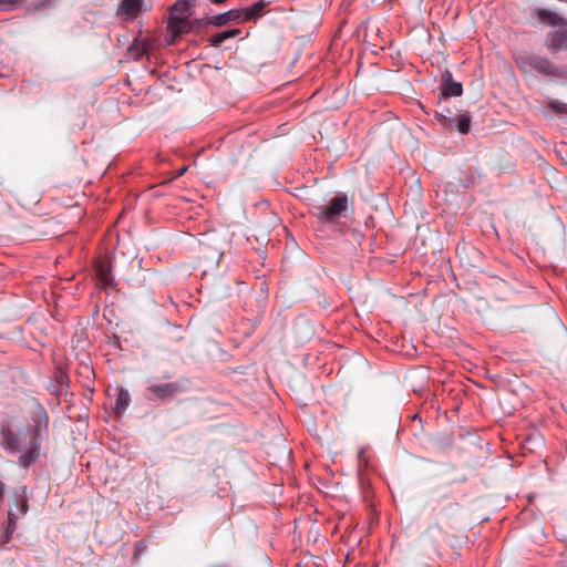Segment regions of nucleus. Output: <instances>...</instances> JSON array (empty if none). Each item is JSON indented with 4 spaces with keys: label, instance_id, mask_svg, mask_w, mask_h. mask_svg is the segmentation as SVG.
Returning <instances> with one entry per match:
<instances>
[{
    "label": "nucleus",
    "instance_id": "obj_18",
    "mask_svg": "<svg viewBox=\"0 0 567 567\" xmlns=\"http://www.w3.org/2000/svg\"><path fill=\"white\" fill-rule=\"evenodd\" d=\"M440 533H442L440 525L432 524L425 529L424 536L427 537L432 544H436L437 542L435 538V534H440Z\"/></svg>",
    "mask_w": 567,
    "mask_h": 567
},
{
    "label": "nucleus",
    "instance_id": "obj_2",
    "mask_svg": "<svg viewBox=\"0 0 567 567\" xmlns=\"http://www.w3.org/2000/svg\"><path fill=\"white\" fill-rule=\"evenodd\" d=\"M354 212L353 197L338 193L321 205V224L333 231L344 233Z\"/></svg>",
    "mask_w": 567,
    "mask_h": 567
},
{
    "label": "nucleus",
    "instance_id": "obj_23",
    "mask_svg": "<svg viewBox=\"0 0 567 567\" xmlns=\"http://www.w3.org/2000/svg\"><path fill=\"white\" fill-rule=\"evenodd\" d=\"M331 147L333 150L334 157H338L343 152V150H344L342 140L333 141Z\"/></svg>",
    "mask_w": 567,
    "mask_h": 567
},
{
    "label": "nucleus",
    "instance_id": "obj_8",
    "mask_svg": "<svg viewBox=\"0 0 567 567\" xmlns=\"http://www.w3.org/2000/svg\"><path fill=\"white\" fill-rule=\"evenodd\" d=\"M442 82V94L446 97L450 96H461L463 93V87L460 82L453 80L452 74L449 71H445L441 78Z\"/></svg>",
    "mask_w": 567,
    "mask_h": 567
},
{
    "label": "nucleus",
    "instance_id": "obj_22",
    "mask_svg": "<svg viewBox=\"0 0 567 567\" xmlns=\"http://www.w3.org/2000/svg\"><path fill=\"white\" fill-rule=\"evenodd\" d=\"M458 509H460V505H458V503H451V504H449V505L443 509V512L446 514V516H447L449 518H453V517L456 515V513L458 512Z\"/></svg>",
    "mask_w": 567,
    "mask_h": 567
},
{
    "label": "nucleus",
    "instance_id": "obj_11",
    "mask_svg": "<svg viewBox=\"0 0 567 567\" xmlns=\"http://www.w3.org/2000/svg\"><path fill=\"white\" fill-rule=\"evenodd\" d=\"M265 8L266 2L261 0L248 8L240 9L243 11V22L257 20L262 16Z\"/></svg>",
    "mask_w": 567,
    "mask_h": 567
},
{
    "label": "nucleus",
    "instance_id": "obj_12",
    "mask_svg": "<svg viewBox=\"0 0 567 567\" xmlns=\"http://www.w3.org/2000/svg\"><path fill=\"white\" fill-rule=\"evenodd\" d=\"M27 491L28 488L25 485H22L14 491V505L21 514H25L29 509Z\"/></svg>",
    "mask_w": 567,
    "mask_h": 567
},
{
    "label": "nucleus",
    "instance_id": "obj_4",
    "mask_svg": "<svg viewBox=\"0 0 567 567\" xmlns=\"http://www.w3.org/2000/svg\"><path fill=\"white\" fill-rule=\"evenodd\" d=\"M539 18L547 21L550 25L560 27L557 30L549 31L545 38V47L551 53L567 51V20L555 12L540 10Z\"/></svg>",
    "mask_w": 567,
    "mask_h": 567
},
{
    "label": "nucleus",
    "instance_id": "obj_17",
    "mask_svg": "<svg viewBox=\"0 0 567 567\" xmlns=\"http://www.w3.org/2000/svg\"><path fill=\"white\" fill-rule=\"evenodd\" d=\"M18 516L12 512L9 511L8 513V526L6 528V540L10 539L17 525Z\"/></svg>",
    "mask_w": 567,
    "mask_h": 567
},
{
    "label": "nucleus",
    "instance_id": "obj_6",
    "mask_svg": "<svg viewBox=\"0 0 567 567\" xmlns=\"http://www.w3.org/2000/svg\"><path fill=\"white\" fill-rule=\"evenodd\" d=\"M147 390L158 400L172 399L184 391L178 382L152 384Z\"/></svg>",
    "mask_w": 567,
    "mask_h": 567
},
{
    "label": "nucleus",
    "instance_id": "obj_19",
    "mask_svg": "<svg viewBox=\"0 0 567 567\" xmlns=\"http://www.w3.org/2000/svg\"><path fill=\"white\" fill-rule=\"evenodd\" d=\"M79 374L84 375L86 378V381L83 383V386L86 388L87 390H90L91 392H93L92 381H91V377L94 374L93 370L90 367L84 365L82 368V371L79 372Z\"/></svg>",
    "mask_w": 567,
    "mask_h": 567
},
{
    "label": "nucleus",
    "instance_id": "obj_28",
    "mask_svg": "<svg viewBox=\"0 0 567 567\" xmlns=\"http://www.w3.org/2000/svg\"><path fill=\"white\" fill-rule=\"evenodd\" d=\"M4 492V484L2 482H0V497L2 496Z\"/></svg>",
    "mask_w": 567,
    "mask_h": 567
},
{
    "label": "nucleus",
    "instance_id": "obj_20",
    "mask_svg": "<svg viewBox=\"0 0 567 567\" xmlns=\"http://www.w3.org/2000/svg\"><path fill=\"white\" fill-rule=\"evenodd\" d=\"M190 24L193 25L192 32L199 33L203 29L212 25V23H207V18L205 19H190Z\"/></svg>",
    "mask_w": 567,
    "mask_h": 567
},
{
    "label": "nucleus",
    "instance_id": "obj_13",
    "mask_svg": "<svg viewBox=\"0 0 567 567\" xmlns=\"http://www.w3.org/2000/svg\"><path fill=\"white\" fill-rule=\"evenodd\" d=\"M238 34H240V29H229V30L216 33L208 41H209L212 47L218 48V47H220V44L224 41H226V40H228L230 38H235Z\"/></svg>",
    "mask_w": 567,
    "mask_h": 567
},
{
    "label": "nucleus",
    "instance_id": "obj_7",
    "mask_svg": "<svg viewBox=\"0 0 567 567\" xmlns=\"http://www.w3.org/2000/svg\"><path fill=\"white\" fill-rule=\"evenodd\" d=\"M231 21L238 23L243 22V11L240 9H231L224 13L207 18V23H212L214 27H223Z\"/></svg>",
    "mask_w": 567,
    "mask_h": 567
},
{
    "label": "nucleus",
    "instance_id": "obj_25",
    "mask_svg": "<svg viewBox=\"0 0 567 567\" xmlns=\"http://www.w3.org/2000/svg\"><path fill=\"white\" fill-rule=\"evenodd\" d=\"M550 106L556 112L567 113V104L551 103Z\"/></svg>",
    "mask_w": 567,
    "mask_h": 567
},
{
    "label": "nucleus",
    "instance_id": "obj_5",
    "mask_svg": "<svg viewBox=\"0 0 567 567\" xmlns=\"http://www.w3.org/2000/svg\"><path fill=\"white\" fill-rule=\"evenodd\" d=\"M192 28L189 16L171 13L167 21V29L171 32L172 39L168 43L173 44L182 34L192 32Z\"/></svg>",
    "mask_w": 567,
    "mask_h": 567
},
{
    "label": "nucleus",
    "instance_id": "obj_16",
    "mask_svg": "<svg viewBox=\"0 0 567 567\" xmlns=\"http://www.w3.org/2000/svg\"><path fill=\"white\" fill-rule=\"evenodd\" d=\"M471 127V115L468 113L461 114L457 117V131L461 134H467Z\"/></svg>",
    "mask_w": 567,
    "mask_h": 567
},
{
    "label": "nucleus",
    "instance_id": "obj_9",
    "mask_svg": "<svg viewBox=\"0 0 567 567\" xmlns=\"http://www.w3.org/2000/svg\"><path fill=\"white\" fill-rule=\"evenodd\" d=\"M95 272L99 281L104 287H112L114 284L112 276V266L109 260H99L95 265Z\"/></svg>",
    "mask_w": 567,
    "mask_h": 567
},
{
    "label": "nucleus",
    "instance_id": "obj_14",
    "mask_svg": "<svg viewBox=\"0 0 567 567\" xmlns=\"http://www.w3.org/2000/svg\"><path fill=\"white\" fill-rule=\"evenodd\" d=\"M130 402H131V396H130L128 391L125 389H121L117 394V398L115 401V406H114L116 414H122L130 405Z\"/></svg>",
    "mask_w": 567,
    "mask_h": 567
},
{
    "label": "nucleus",
    "instance_id": "obj_27",
    "mask_svg": "<svg viewBox=\"0 0 567 567\" xmlns=\"http://www.w3.org/2000/svg\"><path fill=\"white\" fill-rule=\"evenodd\" d=\"M186 171H187V167H186V166L182 167V168L179 169V172H178V176H182L183 174H185V172H186Z\"/></svg>",
    "mask_w": 567,
    "mask_h": 567
},
{
    "label": "nucleus",
    "instance_id": "obj_24",
    "mask_svg": "<svg viewBox=\"0 0 567 567\" xmlns=\"http://www.w3.org/2000/svg\"><path fill=\"white\" fill-rule=\"evenodd\" d=\"M145 548H146V546L143 542H137L135 544V553H134L135 558L137 556H140L145 550Z\"/></svg>",
    "mask_w": 567,
    "mask_h": 567
},
{
    "label": "nucleus",
    "instance_id": "obj_1",
    "mask_svg": "<svg viewBox=\"0 0 567 567\" xmlns=\"http://www.w3.org/2000/svg\"><path fill=\"white\" fill-rule=\"evenodd\" d=\"M32 425L23 436L16 433L9 423H0V446L8 454H19L18 465L29 468L38 462L42 449L43 434L49 430V416L43 406L31 414Z\"/></svg>",
    "mask_w": 567,
    "mask_h": 567
},
{
    "label": "nucleus",
    "instance_id": "obj_3",
    "mask_svg": "<svg viewBox=\"0 0 567 567\" xmlns=\"http://www.w3.org/2000/svg\"><path fill=\"white\" fill-rule=\"evenodd\" d=\"M515 61L524 74L537 72L545 76L567 79V69L555 65L545 56L525 53L516 56Z\"/></svg>",
    "mask_w": 567,
    "mask_h": 567
},
{
    "label": "nucleus",
    "instance_id": "obj_30",
    "mask_svg": "<svg viewBox=\"0 0 567 567\" xmlns=\"http://www.w3.org/2000/svg\"><path fill=\"white\" fill-rule=\"evenodd\" d=\"M530 440H537V441L542 442V437H540V436H537V437H530Z\"/></svg>",
    "mask_w": 567,
    "mask_h": 567
},
{
    "label": "nucleus",
    "instance_id": "obj_10",
    "mask_svg": "<svg viewBox=\"0 0 567 567\" xmlns=\"http://www.w3.org/2000/svg\"><path fill=\"white\" fill-rule=\"evenodd\" d=\"M144 0H122L117 12L128 18H136L141 11Z\"/></svg>",
    "mask_w": 567,
    "mask_h": 567
},
{
    "label": "nucleus",
    "instance_id": "obj_15",
    "mask_svg": "<svg viewBox=\"0 0 567 567\" xmlns=\"http://www.w3.org/2000/svg\"><path fill=\"white\" fill-rule=\"evenodd\" d=\"M192 7L190 0H177L173 8L171 13L175 14H187L189 16V9Z\"/></svg>",
    "mask_w": 567,
    "mask_h": 567
},
{
    "label": "nucleus",
    "instance_id": "obj_29",
    "mask_svg": "<svg viewBox=\"0 0 567 567\" xmlns=\"http://www.w3.org/2000/svg\"><path fill=\"white\" fill-rule=\"evenodd\" d=\"M212 1H213L214 3H217V4H219V3H223V2H225L226 0H212Z\"/></svg>",
    "mask_w": 567,
    "mask_h": 567
},
{
    "label": "nucleus",
    "instance_id": "obj_26",
    "mask_svg": "<svg viewBox=\"0 0 567 567\" xmlns=\"http://www.w3.org/2000/svg\"><path fill=\"white\" fill-rule=\"evenodd\" d=\"M20 0H0V3L1 4H10V6H14L19 2Z\"/></svg>",
    "mask_w": 567,
    "mask_h": 567
},
{
    "label": "nucleus",
    "instance_id": "obj_21",
    "mask_svg": "<svg viewBox=\"0 0 567 567\" xmlns=\"http://www.w3.org/2000/svg\"><path fill=\"white\" fill-rule=\"evenodd\" d=\"M435 118L440 122L443 127H452L454 120L442 113H436Z\"/></svg>",
    "mask_w": 567,
    "mask_h": 567
}]
</instances>
